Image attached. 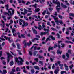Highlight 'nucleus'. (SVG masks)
Returning <instances> with one entry per match:
<instances>
[{
    "label": "nucleus",
    "instance_id": "nucleus-10",
    "mask_svg": "<svg viewBox=\"0 0 74 74\" xmlns=\"http://www.w3.org/2000/svg\"><path fill=\"white\" fill-rule=\"evenodd\" d=\"M38 30H41L42 29V27L41 25H39V26L38 27Z\"/></svg>",
    "mask_w": 74,
    "mask_h": 74
},
{
    "label": "nucleus",
    "instance_id": "nucleus-40",
    "mask_svg": "<svg viewBox=\"0 0 74 74\" xmlns=\"http://www.w3.org/2000/svg\"><path fill=\"white\" fill-rule=\"evenodd\" d=\"M3 74H6L7 73V70H3Z\"/></svg>",
    "mask_w": 74,
    "mask_h": 74
},
{
    "label": "nucleus",
    "instance_id": "nucleus-4",
    "mask_svg": "<svg viewBox=\"0 0 74 74\" xmlns=\"http://www.w3.org/2000/svg\"><path fill=\"white\" fill-rule=\"evenodd\" d=\"M59 3H57V4H56L58 5L56 6V10L58 12H59V10H60V8H58V7H60V3L59 2Z\"/></svg>",
    "mask_w": 74,
    "mask_h": 74
},
{
    "label": "nucleus",
    "instance_id": "nucleus-55",
    "mask_svg": "<svg viewBox=\"0 0 74 74\" xmlns=\"http://www.w3.org/2000/svg\"><path fill=\"white\" fill-rule=\"evenodd\" d=\"M13 34L14 36V37H15V36H16V32H15V33H13Z\"/></svg>",
    "mask_w": 74,
    "mask_h": 74
},
{
    "label": "nucleus",
    "instance_id": "nucleus-1",
    "mask_svg": "<svg viewBox=\"0 0 74 74\" xmlns=\"http://www.w3.org/2000/svg\"><path fill=\"white\" fill-rule=\"evenodd\" d=\"M50 38H51L52 40H55V38L53 37V36H52L51 35H49V36L48 38H47L46 40V42H47L48 41H51V39H50Z\"/></svg>",
    "mask_w": 74,
    "mask_h": 74
},
{
    "label": "nucleus",
    "instance_id": "nucleus-15",
    "mask_svg": "<svg viewBox=\"0 0 74 74\" xmlns=\"http://www.w3.org/2000/svg\"><path fill=\"white\" fill-rule=\"evenodd\" d=\"M23 44H24V46L25 47H24V48H26V40H25L23 42Z\"/></svg>",
    "mask_w": 74,
    "mask_h": 74
},
{
    "label": "nucleus",
    "instance_id": "nucleus-63",
    "mask_svg": "<svg viewBox=\"0 0 74 74\" xmlns=\"http://www.w3.org/2000/svg\"><path fill=\"white\" fill-rule=\"evenodd\" d=\"M37 47L35 46L34 47V50L35 51V50H36L37 49Z\"/></svg>",
    "mask_w": 74,
    "mask_h": 74
},
{
    "label": "nucleus",
    "instance_id": "nucleus-53",
    "mask_svg": "<svg viewBox=\"0 0 74 74\" xmlns=\"http://www.w3.org/2000/svg\"><path fill=\"white\" fill-rule=\"evenodd\" d=\"M19 59H20V60H21V62H23V60L22 59V58L21 57H19Z\"/></svg>",
    "mask_w": 74,
    "mask_h": 74
},
{
    "label": "nucleus",
    "instance_id": "nucleus-8",
    "mask_svg": "<svg viewBox=\"0 0 74 74\" xmlns=\"http://www.w3.org/2000/svg\"><path fill=\"white\" fill-rule=\"evenodd\" d=\"M39 40V39L37 38H34L33 39H32V42H34L35 41H38Z\"/></svg>",
    "mask_w": 74,
    "mask_h": 74
},
{
    "label": "nucleus",
    "instance_id": "nucleus-43",
    "mask_svg": "<svg viewBox=\"0 0 74 74\" xmlns=\"http://www.w3.org/2000/svg\"><path fill=\"white\" fill-rule=\"evenodd\" d=\"M70 3L71 4H73V5H74V1H73L72 2V1H71Z\"/></svg>",
    "mask_w": 74,
    "mask_h": 74
},
{
    "label": "nucleus",
    "instance_id": "nucleus-5",
    "mask_svg": "<svg viewBox=\"0 0 74 74\" xmlns=\"http://www.w3.org/2000/svg\"><path fill=\"white\" fill-rule=\"evenodd\" d=\"M51 16L53 17V18H54V20H55V22H56L57 23L58 22V18L57 17L54 16L53 15H51Z\"/></svg>",
    "mask_w": 74,
    "mask_h": 74
},
{
    "label": "nucleus",
    "instance_id": "nucleus-38",
    "mask_svg": "<svg viewBox=\"0 0 74 74\" xmlns=\"http://www.w3.org/2000/svg\"><path fill=\"white\" fill-rule=\"evenodd\" d=\"M2 63L4 65H5L6 64V62L5 61H2Z\"/></svg>",
    "mask_w": 74,
    "mask_h": 74
},
{
    "label": "nucleus",
    "instance_id": "nucleus-44",
    "mask_svg": "<svg viewBox=\"0 0 74 74\" xmlns=\"http://www.w3.org/2000/svg\"><path fill=\"white\" fill-rule=\"evenodd\" d=\"M34 60H35L37 62H38V58H35L34 59Z\"/></svg>",
    "mask_w": 74,
    "mask_h": 74
},
{
    "label": "nucleus",
    "instance_id": "nucleus-12",
    "mask_svg": "<svg viewBox=\"0 0 74 74\" xmlns=\"http://www.w3.org/2000/svg\"><path fill=\"white\" fill-rule=\"evenodd\" d=\"M59 71V69H56L54 71V73L55 74H57Z\"/></svg>",
    "mask_w": 74,
    "mask_h": 74
},
{
    "label": "nucleus",
    "instance_id": "nucleus-51",
    "mask_svg": "<svg viewBox=\"0 0 74 74\" xmlns=\"http://www.w3.org/2000/svg\"><path fill=\"white\" fill-rule=\"evenodd\" d=\"M14 11H15V10H14V9L12 10V15L14 14Z\"/></svg>",
    "mask_w": 74,
    "mask_h": 74
},
{
    "label": "nucleus",
    "instance_id": "nucleus-59",
    "mask_svg": "<svg viewBox=\"0 0 74 74\" xmlns=\"http://www.w3.org/2000/svg\"><path fill=\"white\" fill-rule=\"evenodd\" d=\"M47 23L48 25H49L50 26H51V25H50V22H48Z\"/></svg>",
    "mask_w": 74,
    "mask_h": 74
},
{
    "label": "nucleus",
    "instance_id": "nucleus-35",
    "mask_svg": "<svg viewBox=\"0 0 74 74\" xmlns=\"http://www.w3.org/2000/svg\"><path fill=\"white\" fill-rule=\"evenodd\" d=\"M17 34L19 38H21V35H20V33H19V32H18L17 33Z\"/></svg>",
    "mask_w": 74,
    "mask_h": 74
},
{
    "label": "nucleus",
    "instance_id": "nucleus-34",
    "mask_svg": "<svg viewBox=\"0 0 74 74\" xmlns=\"http://www.w3.org/2000/svg\"><path fill=\"white\" fill-rule=\"evenodd\" d=\"M65 42H66V43H67V44H69V43H71V44H73V43H72L70 41H65Z\"/></svg>",
    "mask_w": 74,
    "mask_h": 74
},
{
    "label": "nucleus",
    "instance_id": "nucleus-47",
    "mask_svg": "<svg viewBox=\"0 0 74 74\" xmlns=\"http://www.w3.org/2000/svg\"><path fill=\"white\" fill-rule=\"evenodd\" d=\"M33 32L34 33H35V34H37V31L36 30H34Z\"/></svg>",
    "mask_w": 74,
    "mask_h": 74
},
{
    "label": "nucleus",
    "instance_id": "nucleus-41",
    "mask_svg": "<svg viewBox=\"0 0 74 74\" xmlns=\"http://www.w3.org/2000/svg\"><path fill=\"white\" fill-rule=\"evenodd\" d=\"M51 30H53V31H54V30H55L56 31V32H57V31H58V30H57L56 29H55V28L53 27L51 28Z\"/></svg>",
    "mask_w": 74,
    "mask_h": 74
},
{
    "label": "nucleus",
    "instance_id": "nucleus-16",
    "mask_svg": "<svg viewBox=\"0 0 74 74\" xmlns=\"http://www.w3.org/2000/svg\"><path fill=\"white\" fill-rule=\"evenodd\" d=\"M2 18H3V20H4L5 22H7V19H6V18H6L5 16H2Z\"/></svg>",
    "mask_w": 74,
    "mask_h": 74
},
{
    "label": "nucleus",
    "instance_id": "nucleus-52",
    "mask_svg": "<svg viewBox=\"0 0 74 74\" xmlns=\"http://www.w3.org/2000/svg\"><path fill=\"white\" fill-rule=\"evenodd\" d=\"M74 66V65L73 64H72L71 66H69V67L70 69H72L73 67H73Z\"/></svg>",
    "mask_w": 74,
    "mask_h": 74
},
{
    "label": "nucleus",
    "instance_id": "nucleus-48",
    "mask_svg": "<svg viewBox=\"0 0 74 74\" xmlns=\"http://www.w3.org/2000/svg\"><path fill=\"white\" fill-rule=\"evenodd\" d=\"M29 54L30 56H32V51H29Z\"/></svg>",
    "mask_w": 74,
    "mask_h": 74
},
{
    "label": "nucleus",
    "instance_id": "nucleus-50",
    "mask_svg": "<svg viewBox=\"0 0 74 74\" xmlns=\"http://www.w3.org/2000/svg\"><path fill=\"white\" fill-rule=\"evenodd\" d=\"M48 9L50 11H52L53 10V8H49Z\"/></svg>",
    "mask_w": 74,
    "mask_h": 74
},
{
    "label": "nucleus",
    "instance_id": "nucleus-9",
    "mask_svg": "<svg viewBox=\"0 0 74 74\" xmlns=\"http://www.w3.org/2000/svg\"><path fill=\"white\" fill-rule=\"evenodd\" d=\"M64 65L66 70L67 71H68V70H69L68 66H67V65L66 64H64Z\"/></svg>",
    "mask_w": 74,
    "mask_h": 74
},
{
    "label": "nucleus",
    "instance_id": "nucleus-6",
    "mask_svg": "<svg viewBox=\"0 0 74 74\" xmlns=\"http://www.w3.org/2000/svg\"><path fill=\"white\" fill-rule=\"evenodd\" d=\"M24 13L21 12V14H23V15H25L26 14H27V10L26 9L24 8Z\"/></svg>",
    "mask_w": 74,
    "mask_h": 74
},
{
    "label": "nucleus",
    "instance_id": "nucleus-39",
    "mask_svg": "<svg viewBox=\"0 0 74 74\" xmlns=\"http://www.w3.org/2000/svg\"><path fill=\"white\" fill-rule=\"evenodd\" d=\"M51 22L53 24V26L54 27H55V22L54 21H52Z\"/></svg>",
    "mask_w": 74,
    "mask_h": 74
},
{
    "label": "nucleus",
    "instance_id": "nucleus-57",
    "mask_svg": "<svg viewBox=\"0 0 74 74\" xmlns=\"http://www.w3.org/2000/svg\"><path fill=\"white\" fill-rule=\"evenodd\" d=\"M50 59L51 61V62H53L54 60L52 59V58L51 57L50 58Z\"/></svg>",
    "mask_w": 74,
    "mask_h": 74
},
{
    "label": "nucleus",
    "instance_id": "nucleus-49",
    "mask_svg": "<svg viewBox=\"0 0 74 74\" xmlns=\"http://www.w3.org/2000/svg\"><path fill=\"white\" fill-rule=\"evenodd\" d=\"M33 7H34L35 8H37V4H35L34 5H32Z\"/></svg>",
    "mask_w": 74,
    "mask_h": 74
},
{
    "label": "nucleus",
    "instance_id": "nucleus-54",
    "mask_svg": "<svg viewBox=\"0 0 74 74\" xmlns=\"http://www.w3.org/2000/svg\"><path fill=\"white\" fill-rule=\"evenodd\" d=\"M57 35L58 36V38H60V35H59V34L58 33H57Z\"/></svg>",
    "mask_w": 74,
    "mask_h": 74
},
{
    "label": "nucleus",
    "instance_id": "nucleus-26",
    "mask_svg": "<svg viewBox=\"0 0 74 74\" xmlns=\"http://www.w3.org/2000/svg\"><path fill=\"white\" fill-rule=\"evenodd\" d=\"M13 64H14V62H13V61H11V62H10V66H12L13 65Z\"/></svg>",
    "mask_w": 74,
    "mask_h": 74
},
{
    "label": "nucleus",
    "instance_id": "nucleus-3",
    "mask_svg": "<svg viewBox=\"0 0 74 74\" xmlns=\"http://www.w3.org/2000/svg\"><path fill=\"white\" fill-rule=\"evenodd\" d=\"M7 55L8 56L7 63L8 64V63L10 62V57H12V56L11 55V54H10L9 53H7Z\"/></svg>",
    "mask_w": 74,
    "mask_h": 74
},
{
    "label": "nucleus",
    "instance_id": "nucleus-31",
    "mask_svg": "<svg viewBox=\"0 0 74 74\" xmlns=\"http://www.w3.org/2000/svg\"><path fill=\"white\" fill-rule=\"evenodd\" d=\"M42 26L43 27L42 29L43 28H45V27H46L45 25V23H42Z\"/></svg>",
    "mask_w": 74,
    "mask_h": 74
},
{
    "label": "nucleus",
    "instance_id": "nucleus-61",
    "mask_svg": "<svg viewBox=\"0 0 74 74\" xmlns=\"http://www.w3.org/2000/svg\"><path fill=\"white\" fill-rule=\"evenodd\" d=\"M37 53V51H35L34 52V53L33 55L34 56H35L36 55V54Z\"/></svg>",
    "mask_w": 74,
    "mask_h": 74
},
{
    "label": "nucleus",
    "instance_id": "nucleus-7",
    "mask_svg": "<svg viewBox=\"0 0 74 74\" xmlns=\"http://www.w3.org/2000/svg\"><path fill=\"white\" fill-rule=\"evenodd\" d=\"M28 23L27 22L25 23V22H24L23 24L22 25V27H25V26H28Z\"/></svg>",
    "mask_w": 74,
    "mask_h": 74
},
{
    "label": "nucleus",
    "instance_id": "nucleus-19",
    "mask_svg": "<svg viewBox=\"0 0 74 74\" xmlns=\"http://www.w3.org/2000/svg\"><path fill=\"white\" fill-rule=\"evenodd\" d=\"M5 7H6V10H9V9H8L9 6L8 4H7L6 5H5Z\"/></svg>",
    "mask_w": 74,
    "mask_h": 74
},
{
    "label": "nucleus",
    "instance_id": "nucleus-20",
    "mask_svg": "<svg viewBox=\"0 0 74 74\" xmlns=\"http://www.w3.org/2000/svg\"><path fill=\"white\" fill-rule=\"evenodd\" d=\"M39 1H40V3H41V4H42V3H44V2H45V0H39Z\"/></svg>",
    "mask_w": 74,
    "mask_h": 74
},
{
    "label": "nucleus",
    "instance_id": "nucleus-18",
    "mask_svg": "<svg viewBox=\"0 0 74 74\" xmlns=\"http://www.w3.org/2000/svg\"><path fill=\"white\" fill-rule=\"evenodd\" d=\"M8 14H9V15H10L11 16H12V13H11V12L10 11V10H8Z\"/></svg>",
    "mask_w": 74,
    "mask_h": 74
},
{
    "label": "nucleus",
    "instance_id": "nucleus-32",
    "mask_svg": "<svg viewBox=\"0 0 74 74\" xmlns=\"http://www.w3.org/2000/svg\"><path fill=\"white\" fill-rule=\"evenodd\" d=\"M39 64H41V65L42 66H43V62H42L41 61H39Z\"/></svg>",
    "mask_w": 74,
    "mask_h": 74
},
{
    "label": "nucleus",
    "instance_id": "nucleus-29",
    "mask_svg": "<svg viewBox=\"0 0 74 74\" xmlns=\"http://www.w3.org/2000/svg\"><path fill=\"white\" fill-rule=\"evenodd\" d=\"M16 70L17 71H21V69H20L19 67H18L16 68Z\"/></svg>",
    "mask_w": 74,
    "mask_h": 74
},
{
    "label": "nucleus",
    "instance_id": "nucleus-13",
    "mask_svg": "<svg viewBox=\"0 0 74 74\" xmlns=\"http://www.w3.org/2000/svg\"><path fill=\"white\" fill-rule=\"evenodd\" d=\"M50 50H53V47H49L48 48V51L49 52L50 51Z\"/></svg>",
    "mask_w": 74,
    "mask_h": 74
},
{
    "label": "nucleus",
    "instance_id": "nucleus-24",
    "mask_svg": "<svg viewBox=\"0 0 74 74\" xmlns=\"http://www.w3.org/2000/svg\"><path fill=\"white\" fill-rule=\"evenodd\" d=\"M52 1H53V3H54V4H57V3H59V2H57L56 1H55V0H52Z\"/></svg>",
    "mask_w": 74,
    "mask_h": 74
},
{
    "label": "nucleus",
    "instance_id": "nucleus-37",
    "mask_svg": "<svg viewBox=\"0 0 74 74\" xmlns=\"http://www.w3.org/2000/svg\"><path fill=\"white\" fill-rule=\"evenodd\" d=\"M45 34H46V32H43L41 33V34L42 36V35H45Z\"/></svg>",
    "mask_w": 74,
    "mask_h": 74
},
{
    "label": "nucleus",
    "instance_id": "nucleus-11",
    "mask_svg": "<svg viewBox=\"0 0 74 74\" xmlns=\"http://www.w3.org/2000/svg\"><path fill=\"white\" fill-rule=\"evenodd\" d=\"M34 67L35 69H36V70H40V68L37 66H34Z\"/></svg>",
    "mask_w": 74,
    "mask_h": 74
},
{
    "label": "nucleus",
    "instance_id": "nucleus-36",
    "mask_svg": "<svg viewBox=\"0 0 74 74\" xmlns=\"http://www.w3.org/2000/svg\"><path fill=\"white\" fill-rule=\"evenodd\" d=\"M69 16H72L73 17L74 16V14L73 13H69Z\"/></svg>",
    "mask_w": 74,
    "mask_h": 74
},
{
    "label": "nucleus",
    "instance_id": "nucleus-17",
    "mask_svg": "<svg viewBox=\"0 0 74 74\" xmlns=\"http://www.w3.org/2000/svg\"><path fill=\"white\" fill-rule=\"evenodd\" d=\"M58 17L59 18H60V19H63V18H64L63 17L60 15H58Z\"/></svg>",
    "mask_w": 74,
    "mask_h": 74
},
{
    "label": "nucleus",
    "instance_id": "nucleus-28",
    "mask_svg": "<svg viewBox=\"0 0 74 74\" xmlns=\"http://www.w3.org/2000/svg\"><path fill=\"white\" fill-rule=\"evenodd\" d=\"M61 53H62V52H60V50H58L57 51V54H60Z\"/></svg>",
    "mask_w": 74,
    "mask_h": 74
},
{
    "label": "nucleus",
    "instance_id": "nucleus-58",
    "mask_svg": "<svg viewBox=\"0 0 74 74\" xmlns=\"http://www.w3.org/2000/svg\"><path fill=\"white\" fill-rule=\"evenodd\" d=\"M36 37H37V38H40V37L38 35H36Z\"/></svg>",
    "mask_w": 74,
    "mask_h": 74
},
{
    "label": "nucleus",
    "instance_id": "nucleus-27",
    "mask_svg": "<svg viewBox=\"0 0 74 74\" xmlns=\"http://www.w3.org/2000/svg\"><path fill=\"white\" fill-rule=\"evenodd\" d=\"M12 32L13 33H16V30H15V29H13L12 30Z\"/></svg>",
    "mask_w": 74,
    "mask_h": 74
},
{
    "label": "nucleus",
    "instance_id": "nucleus-45",
    "mask_svg": "<svg viewBox=\"0 0 74 74\" xmlns=\"http://www.w3.org/2000/svg\"><path fill=\"white\" fill-rule=\"evenodd\" d=\"M66 56L68 58H69L70 56H69V55L68 53H66Z\"/></svg>",
    "mask_w": 74,
    "mask_h": 74
},
{
    "label": "nucleus",
    "instance_id": "nucleus-46",
    "mask_svg": "<svg viewBox=\"0 0 74 74\" xmlns=\"http://www.w3.org/2000/svg\"><path fill=\"white\" fill-rule=\"evenodd\" d=\"M4 14L5 15H8V16H10V14H9L8 13H7L5 12H4Z\"/></svg>",
    "mask_w": 74,
    "mask_h": 74
},
{
    "label": "nucleus",
    "instance_id": "nucleus-25",
    "mask_svg": "<svg viewBox=\"0 0 74 74\" xmlns=\"http://www.w3.org/2000/svg\"><path fill=\"white\" fill-rule=\"evenodd\" d=\"M35 12H38L40 10V9L38 8H35Z\"/></svg>",
    "mask_w": 74,
    "mask_h": 74
},
{
    "label": "nucleus",
    "instance_id": "nucleus-64",
    "mask_svg": "<svg viewBox=\"0 0 74 74\" xmlns=\"http://www.w3.org/2000/svg\"><path fill=\"white\" fill-rule=\"evenodd\" d=\"M52 69H55V64H53V65L52 66Z\"/></svg>",
    "mask_w": 74,
    "mask_h": 74
},
{
    "label": "nucleus",
    "instance_id": "nucleus-60",
    "mask_svg": "<svg viewBox=\"0 0 74 74\" xmlns=\"http://www.w3.org/2000/svg\"><path fill=\"white\" fill-rule=\"evenodd\" d=\"M45 12H46V10H45L43 12H42V15H44L45 14Z\"/></svg>",
    "mask_w": 74,
    "mask_h": 74
},
{
    "label": "nucleus",
    "instance_id": "nucleus-33",
    "mask_svg": "<svg viewBox=\"0 0 74 74\" xmlns=\"http://www.w3.org/2000/svg\"><path fill=\"white\" fill-rule=\"evenodd\" d=\"M29 43H27V45L29 47L30 46V44H32V42L31 41H29Z\"/></svg>",
    "mask_w": 74,
    "mask_h": 74
},
{
    "label": "nucleus",
    "instance_id": "nucleus-14",
    "mask_svg": "<svg viewBox=\"0 0 74 74\" xmlns=\"http://www.w3.org/2000/svg\"><path fill=\"white\" fill-rule=\"evenodd\" d=\"M21 37L23 38H26V36H25V34H21Z\"/></svg>",
    "mask_w": 74,
    "mask_h": 74
},
{
    "label": "nucleus",
    "instance_id": "nucleus-56",
    "mask_svg": "<svg viewBox=\"0 0 74 74\" xmlns=\"http://www.w3.org/2000/svg\"><path fill=\"white\" fill-rule=\"evenodd\" d=\"M31 4V3L29 2H27L26 3V5H29V4Z\"/></svg>",
    "mask_w": 74,
    "mask_h": 74
},
{
    "label": "nucleus",
    "instance_id": "nucleus-42",
    "mask_svg": "<svg viewBox=\"0 0 74 74\" xmlns=\"http://www.w3.org/2000/svg\"><path fill=\"white\" fill-rule=\"evenodd\" d=\"M43 30L44 31H47V32H49V29H46L45 28H44Z\"/></svg>",
    "mask_w": 74,
    "mask_h": 74
},
{
    "label": "nucleus",
    "instance_id": "nucleus-21",
    "mask_svg": "<svg viewBox=\"0 0 74 74\" xmlns=\"http://www.w3.org/2000/svg\"><path fill=\"white\" fill-rule=\"evenodd\" d=\"M31 74H33L35 72V71L34 69H32L31 70Z\"/></svg>",
    "mask_w": 74,
    "mask_h": 74
},
{
    "label": "nucleus",
    "instance_id": "nucleus-23",
    "mask_svg": "<svg viewBox=\"0 0 74 74\" xmlns=\"http://www.w3.org/2000/svg\"><path fill=\"white\" fill-rule=\"evenodd\" d=\"M39 58L40 59H41V58H42V60H44V57H43L42 56H39Z\"/></svg>",
    "mask_w": 74,
    "mask_h": 74
},
{
    "label": "nucleus",
    "instance_id": "nucleus-22",
    "mask_svg": "<svg viewBox=\"0 0 74 74\" xmlns=\"http://www.w3.org/2000/svg\"><path fill=\"white\" fill-rule=\"evenodd\" d=\"M16 45L18 49H20V45L19 43H16Z\"/></svg>",
    "mask_w": 74,
    "mask_h": 74
},
{
    "label": "nucleus",
    "instance_id": "nucleus-62",
    "mask_svg": "<svg viewBox=\"0 0 74 74\" xmlns=\"http://www.w3.org/2000/svg\"><path fill=\"white\" fill-rule=\"evenodd\" d=\"M17 51H18L19 54V55H22V53H21V51L18 50H17Z\"/></svg>",
    "mask_w": 74,
    "mask_h": 74
},
{
    "label": "nucleus",
    "instance_id": "nucleus-2",
    "mask_svg": "<svg viewBox=\"0 0 74 74\" xmlns=\"http://www.w3.org/2000/svg\"><path fill=\"white\" fill-rule=\"evenodd\" d=\"M15 61L16 62H17L18 63V65H20V66H21V65H22V64H23L22 62H21V61H18V59L17 58H15Z\"/></svg>",
    "mask_w": 74,
    "mask_h": 74
},
{
    "label": "nucleus",
    "instance_id": "nucleus-30",
    "mask_svg": "<svg viewBox=\"0 0 74 74\" xmlns=\"http://www.w3.org/2000/svg\"><path fill=\"white\" fill-rule=\"evenodd\" d=\"M57 23H60V24H61V25H62V24H63V21H58L57 22Z\"/></svg>",
    "mask_w": 74,
    "mask_h": 74
}]
</instances>
